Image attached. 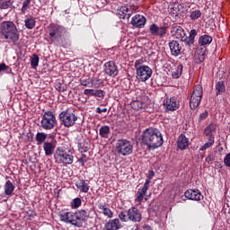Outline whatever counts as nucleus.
I'll use <instances>...</instances> for the list:
<instances>
[{"mask_svg":"<svg viewBox=\"0 0 230 230\" xmlns=\"http://www.w3.org/2000/svg\"><path fill=\"white\" fill-rule=\"evenodd\" d=\"M90 215V210L80 209L76 212H63L59 214V218L65 224H71L75 227H84V224L89 220Z\"/></svg>","mask_w":230,"mask_h":230,"instance_id":"f257e3e1","label":"nucleus"},{"mask_svg":"<svg viewBox=\"0 0 230 230\" xmlns=\"http://www.w3.org/2000/svg\"><path fill=\"white\" fill-rule=\"evenodd\" d=\"M142 143L146 145L149 150H155L163 146V134L157 128H146L142 134Z\"/></svg>","mask_w":230,"mask_h":230,"instance_id":"f03ea898","label":"nucleus"},{"mask_svg":"<svg viewBox=\"0 0 230 230\" xmlns=\"http://www.w3.org/2000/svg\"><path fill=\"white\" fill-rule=\"evenodd\" d=\"M0 35H2L3 39L7 40L9 44H17V42H19V39L21 38L17 26L13 22L10 21H4L1 23Z\"/></svg>","mask_w":230,"mask_h":230,"instance_id":"7ed1b4c3","label":"nucleus"},{"mask_svg":"<svg viewBox=\"0 0 230 230\" xmlns=\"http://www.w3.org/2000/svg\"><path fill=\"white\" fill-rule=\"evenodd\" d=\"M172 37L184 42L188 48H191L195 44V37H197V30L192 29L190 31L189 37L186 35L184 29L179 25H173L171 30Z\"/></svg>","mask_w":230,"mask_h":230,"instance_id":"20e7f679","label":"nucleus"},{"mask_svg":"<svg viewBox=\"0 0 230 230\" xmlns=\"http://www.w3.org/2000/svg\"><path fill=\"white\" fill-rule=\"evenodd\" d=\"M73 149L66 146H60L56 149L54 159L58 164H73L75 156H73Z\"/></svg>","mask_w":230,"mask_h":230,"instance_id":"39448f33","label":"nucleus"},{"mask_svg":"<svg viewBox=\"0 0 230 230\" xmlns=\"http://www.w3.org/2000/svg\"><path fill=\"white\" fill-rule=\"evenodd\" d=\"M64 33H66V28H64L62 25L50 23L48 26L47 35H49L51 44H56V46H58V44L62 42Z\"/></svg>","mask_w":230,"mask_h":230,"instance_id":"423d86ee","label":"nucleus"},{"mask_svg":"<svg viewBox=\"0 0 230 230\" xmlns=\"http://www.w3.org/2000/svg\"><path fill=\"white\" fill-rule=\"evenodd\" d=\"M119 218L121 222H141L143 220V214H141V210L136 207H131L127 211H121L119 214Z\"/></svg>","mask_w":230,"mask_h":230,"instance_id":"0eeeda50","label":"nucleus"},{"mask_svg":"<svg viewBox=\"0 0 230 230\" xmlns=\"http://www.w3.org/2000/svg\"><path fill=\"white\" fill-rule=\"evenodd\" d=\"M135 67L137 71V80H138V82H146L154 73L150 66L146 65L141 66V60H137L135 62Z\"/></svg>","mask_w":230,"mask_h":230,"instance_id":"6e6552de","label":"nucleus"},{"mask_svg":"<svg viewBox=\"0 0 230 230\" xmlns=\"http://www.w3.org/2000/svg\"><path fill=\"white\" fill-rule=\"evenodd\" d=\"M57 125V117L51 111H47L43 113L40 120V127L43 130H53Z\"/></svg>","mask_w":230,"mask_h":230,"instance_id":"1a4fd4ad","label":"nucleus"},{"mask_svg":"<svg viewBox=\"0 0 230 230\" xmlns=\"http://www.w3.org/2000/svg\"><path fill=\"white\" fill-rule=\"evenodd\" d=\"M115 148L117 154L123 157H127V155H130V154L134 152V146H132V143L127 139H119L115 145Z\"/></svg>","mask_w":230,"mask_h":230,"instance_id":"9d476101","label":"nucleus"},{"mask_svg":"<svg viewBox=\"0 0 230 230\" xmlns=\"http://www.w3.org/2000/svg\"><path fill=\"white\" fill-rule=\"evenodd\" d=\"M202 96H203L202 85L197 84L194 87L190 98L189 103H190V109H191V111H195V109H197V107L200 105V102H202Z\"/></svg>","mask_w":230,"mask_h":230,"instance_id":"9b49d317","label":"nucleus"},{"mask_svg":"<svg viewBox=\"0 0 230 230\" xmlns=\"http://www.w3.org/2000/svg\"><path fill=\"white\" fill-rule=\"evenodd\" d=\"M58 118L61 125L66 127V128H69V127H73L78 119V117H76L75 113L69 112V111L67 110L61 111L58 115Z\"/></svg>","mask_w":230,"mask_h":230,"instance_id":"f8f14e48","label":"nucleus"},{"mask_svg":"<svg viewBox=\"0 0 230 230\" xmlns=\"http://www.w3.org/2000/svg\"><path fill=\"white\" fill-rule=\"evenodd\" d=\"M150 104V98L146 95L142 96V100H136L131 102V109H134V111H140V109H146L148 105Z\"/></svg>","mask_w":230,"mask_h":230,"instance_id":"ddd939ff","label":"nucleus"},{"mask_svg":"<svg viewBox=\"0 0 230 230\" xmlns=\"http://www.w3.org/2000/svg\"><path fill=\"white\" fill-rule=\"evenodd\" d=\"M167 30H168V28H166L165 26L159 27L155 23H152L149 26V31H150L151 35H153L155 37H160V39H163V37H164V35H166Z\"/></svg>","mask_w":230,"mask_h":230,"instance_id":"4468645a","label":"nucleus"},{"mask_svg":"<svg viewBox=\"0 0 230 230\" xmlns=\"http://www.w3.org/2000/svg\"><path fill=\"white\" fill-rule=\"evenodd\" d=\"M104 73L105 75H108V76L114 78L118 76L119 71L118 70V66L114 61H108L104 64Z\"/></svg>","mask_w":230,"mask_h":230,"instance_id":"2eb2a0df","label":"nucleus"},{"mask_svg":"<svg viewBox=\"0 0 230 230\" xmlns=\"http://www.w3.org/2000/svg\"><path fill=\"white\" fill-rule=\"evenodd\" d=\"M163 105L165 108V111H177L179 109V102L177 101V98L171 97L164 100Z\"/></svg>","mask_w":230,"mask_h":230,"instance_id":"dca6fc26","label":"nucleus"},{"mask_svg":"<svg viewBox=\"0 0 230 230\" xmlns=\"http://www.w3.org/2000/svg\"><path fill=\"white\" fill-rule=\"evenodd\" d=\"M184 195L189 200H202L204 199V196H202V193L199 190H187Z\"/></svg>","mask_w":230,"mask_h":230,"instance_id":"f3484780","label":"nucleus"},{"mask_svg":"<svg viewBox=\"0 0 230 230\" xmlns=\"http://www.w3.org/2000/svg\"><path fill=\"white\" fill-rule=\"evenodd\" d=\"M169 48L171 55L173 57H179L182 53V45L179 44L177 40H172L169 42Z\"/></svg>","mask_w":230,"mask_h":230,"instance_id":"a211bd4d","label":"nucleus"},{"mask_svg":"<svg viewBox=\"0 0 230 230\" xmlns=\"http://www.w3.org/2000/svg\"><path fill=\"white\" fill-rule=\"evenodd\" d=\"M131 24L134 28H143L146 24V18L141 14H136L131 19Z\"/></svg>","mask_w":230,"mask_h":230,"instance_id":"6ab92c4d","label":"nucleus"},{"mask_svg":"<svg viewBox=\"0 0 230 230\" xmlns=\"http://www.w3.org/2000/svg\"><path fill=\"white\" fill-rule=\"evenodd\" d=\"M97 208L100 209V213H102L104 217H107L108 218H112V217H114V213H112V210L107 207V204L99 202Z\"/></svg>","mask_w":230,"mask_h":230,"instance_id":"aec40b11","label":"nucleus"},{"mask_svg":"<svg viewBox=\"0 0 230 230\" xmlns=\"http://www.w3.org/2000/svg\"><path fill=\"white\" fill-rule=\"evenodd\" d=\"M148 188H150V183H148V181H145L143 188L138 189L136 198L137 202H143V199H145V195H146Z\"/></svg>","mask_w":230,"mask_h":230,"instance_id":"412c9836","label":"nucleus"},{"mask_svg":"<svg viewBox=\"0 0 230 230\" xmlns=\"http://www.w3.org/2000/svg\"><path fill=\"white\" fill-rule=\"evenodd\" d=\"M188 146H190V139H188L185 135L181 134L178 138L177 147L180 150H186Z\"/></svg>","mask_w":230,"mask_h":230,"instance_id":"4be33fe9","label":"nucleus"},{"mask_svg":"<svg viewBox=\"0 0 230 230\" xmlns=\"http://www.w3.org/2000/svg\"><path fill=\"white\" fill-rule=\"evenodd\" d=\"M75 187L82 193H87V191H89V188H91V186H89V183L85 180L82 179H79L77 181H75Z\"/></svg>","mask_w":230,"mask_h":230,"instance_id":"5701e85b","label":"nucleus"},{"mask_svg":"<svg viewBox=\"0 0 230 230\" xmlns=\"http://www.w3.org/2000/svg\"><path fill=\"white\" fill-rule=\"evenodd\" d=\"M183 5L181 4H173L172 7L169 9V13L171 17H179V13H181V10H182Z\"/></svg>","mask_w":230,"mask_h":230,"instance_id":"b1692460","label":"nucleus"},{"mask_svg":"<svg viewBox=\"0 0 230 230\" xmlns=\"http://www.w3.org/2000/svg\"><path fill=\"white\" fill-rule=\"evenodd\" d=\"M43 150L47 157H51L55 152V145L51 142H45L43 144Z\"/></svg>","mask_w":230,"mask_h":230,"instance_id":"393cba45","label":"nucleus"},{"mask_svg":"<svg viewBox=\"0 0 230 230\" xmlns=\"http://www.w3.org/2000/svg\"><path fill=\"white\" fill-rule=\"evenodd\" d=\"M4 195H7V197H12L13 194V191H15V185L12 183L10 181H7L4 185Z\"/></svg>","mask_w":230,"mask_h":230,"instance_id":"a878e982","label":"nucleus"},{"mask_svg":"<svg viewBox=\"0 0 230 230\" xmlns=\"http://www.w3.org/2000/svg\"><path fill=\"white\" fill-rule=\"evenodd\" d=\"M211 42H213V37L204 34L199 38V46H208Z\"/></svg>","mask_w":230,"mask_h":230,"instance_id":"bb28decb","label":"nucleus"},{"mask_svg":"<svg viewBox=\"0 0 230 230\" xmlns=\"http://www.w3.org/2000/svg\"><path fill=\"white\" fill-rule=\"evenodd\" d=\"M99 136L103 139H109L111 136V128L109 126H102L99 129Z\"/></svg>","mask_w":230,"mask_h":230,"instance_id":"cd10ccee","label":"nucleus"},{"mask_svg":"<svg viewBox=\"0 0 230 230\" xmlns=\"http://www.w3.org/2000/svg\"><path fill=\"white\" fill-rule=\"evenodd\" d=\"M128 12H130L128 10V7L121 6L118 11V15L119 16V19H128V17H130V13Z\"/></svg>","mask_w":230,"mask_h":230,"instance_id":"c85d7f7f","label":"nucleus"},{"mask_svg":"<svg viewBox=\"0 0 230 230\" xmlns=\"http://www.w3.org/2000/svg\"><path fill=\"white\" fill-rule=\"evenodd\" d=\"M35 139L37 141V145H42V143H46V139H48V134L44 132H38L36 134Z\"/></svg>","mask_w":230,"mask_h":230,"instance_id":"c756f323","label":"nucleus"},{"mask_svg":"<svg viewBox=\"0 0 230 230\" xmlns=\"http://www.w3.org/2000/svg\"><path fill=\"white\" fill-rule=\"evenodd\" d=\"M25 27L27 30H33L35 28V24L37 23V21H35V18L33 16H29L25 21Z\"/></svg>","mask_w":230,"mask_h":230,"instance_id":"7c9ffc66","label":"nucleus"},{"mask_svg":"<svg viewBox=\"0 0 230 230\" xmlns=\"http://www.w3.org/2000/svg\"><path fill=\"white\" fill-rule=\"evenodd\" d=\"M216 130V127H215V124H210L208 125L205 130H204V134L205 136H207V137H208V139H211V137H215L213 136V132H215Z\"/></svg>","mask_w":230,"mask_h":230,"instance_id":"2f4dec72","label":"nucleus"},{"mask_svg":"<svg viewBox=\"0 0 230 230\" xmlns=\"http://www.w3.org/2000/svg\"><path fill=\"white\" fill-rule=\"evenodd\" d=\"M222 93H226V84H224V81H219L216 84V94L219 96Z\"/></svg>","mask_w":230,"mask_h":230,"instance_id":"473e14b6","label":"nucleus"},{"mask_svg":"<svg viewBox=\"0 0 230 230\" xmlns=\"http://www.w3.org/2000/svg\"><path fill=\"white\" fill-rule=\"evenodd\" d=\"M182 69H184V66H182V64H180L177 66V69L172 72V78H181V75H182Z\"/></svg>","mask_w":230,"mask_h":230,"instance_id":"72a5a7b5","label":"nucleus"},{"mask_svg":"<svg viewBox=\"0 0 230 230\" xmlns=\"http://www.w3.org/2000/svg\"><path fill=\"white\" fill-rule=\"evenodd\" d=\"M80 84L84 87H93V79L91 77H83L80 79Z\"/></svg>","mask_w":230,"mask_h":230,"instance_id":"f704fd0d","label":"nucleus"},{"mask_svg":"<svg viewBox=\"0 0 230 230\" xmlns=\"http://www.w3.org/2000/svg\"><path fill=\"white\" fill-rule=\"evenodd\" d=\"M202 17V12L200 10H194L190 12V18L191 21H197Z\"/></svg>","mask_w":230,"mask_h":230,"instance_id":"c9c22d12","label":"nucleus"},{"mask_svg":"<svg viewBox=\"0 0 230 230\" xmlns=\"http://www.w3.org/2000/svg\"><path fill=\"white\" fill-rule=\"evenodd\" d=\"M213 145H215V137H210L208 138V142L205 143L200 148L199 150L201 152H204V150H208V148H211V146H213Z\"/></svg>","mask_w":230,"mask_h":230,"instance_id":"e433bc0d","label":"nucleus"},{"mask_svg":"<svg viewBox=\"0 0 230 230\" xmlns=\"http://www.w3.org/2000/svg\"><path fill=\"white\" fill-rule=\"evenodd\" d=\"M70 206H71L72 209H78V208H80V206H82V199L75 198L70 202Z\"/></svg>","mask_w":230,"mask_h":230,"instance_id":"4c0bfd02","label":"nucleus"},{"mask_svg":"<svg viewBox=\"0 0 230 230\" xmlns=\"http://www.w3.org/2000/svg\"><path fill=\"white\" fill-rule=\"evenodd\" d=\"M92 87H95V89L103 87V80L100 78H92Z\"/></svg>","mask_w":230,"mask_h":230,"instance_id":"58836bf2","label":"nucleus"},{"mask_svg":"<svg viewBox=\"0 0 230 230\" xmlns=\"http://www.w3.org/2000/svg\"><path fill=\"white\" fill-rule=\"evenodd\" d=\"M39 60L40 58L37 54H33L31 58V66L33 69H35V67H39Z\"/></svg>","mask_w":230,"mask_h":230,"instance_id":"ea45409f","label":"nucleus"},{"mask_svg":"<svg viewBox=\"0 0 230 230\" xmlns=\"http://www.w3.org/2000/svg\"><path fill=\"white\" fill-rule=\"evenodd\" d=\"M78 151L81 154H85V152H89V146H88L87 143H85V142L78 143Z\"/></svg>","mask_w":230,"mask_h":230,"instance_id":"a19ab883","label":"nucleus"},{"mask_svg":"<svg viewBox=\"0 0 230 230\" xmlns=\"http://www.w3.org/2000/svg\"><path fill=\"white\" fill-rule=\"evenodd\" d=\"M12 5V3L8 0H0V9L1 10H8L10 6Z\"/></svg>","mask_w":230,"mask_h":230,"instance_id":"79ce46f5","label":"nucleus"},{"mask_svg":"<svg viewBox=\"0 0 230 230\" xmlns=\"http://www.w3.org/2000/svg\"><path fill=\"white\" fill-rule=\"evenodd\" d=\"M30 4H31V0H24L22 3V6L21 9L22 13H26L28 8H30Z\"/></svg>","mask_w":230,"mask_h":230,"instance_id":"37998d69","label":"nucleus"},{"mask_svg":"<svg viewBox=\"0 0 230 230\" xmlns=\"http://www.w3.org/2000/svg\"><path fill=\"white\" fill-rule=\"evenodd\" d=\"M55 89L56 91H58V93H65V91H67V87L62 85L60 82L55 83Z\"/></svg>","mask_w":230,"mask_h":230,"instance_id":"c03bdc74","label":"nucleus"},{"mask_svg":"<svg viewBox=\"0 0 230 230\" xmlns=\"http://www.w3.org/2000/svg\"><path fill=\"white\" fill-rule=\"evenodd\" d=\"M198 54L199 62H204V59L206 58V49H201L199 50Z\"/></svg>","mask_w":230,"mask_h":230,"instance_id":"a18cd8bd","label":"nucleus"},{"mask_svg":"<svg viewBox=\"0 0 230 230\" xmlns=\"http://www.w3.org/2000/svg\"><path fill=\"white\" fill-rule=\"evenodd\" d=\"M93 96H96L97 98H104L105 92L103 90H95V93Z\"/></svg>","mask_w":230,"mask_h":230,"instance_id":"49530a36","label":"nucleus"},{"mask_svg":"<svg viewBox=\"0 0 230 230\" xmlns=\"http://www.w3.org/2000/svg\"><path fill=\"white\" fill-rule=\"evenodd\" d=\"M95 91L96 90L94 89H85L84 91V94H85L86 96H94Z\"/></svg>","mask_w":230,"mask_h":230,"instance_id":"de8ad7c7","label":"nucleus"},{"mask_svg":"<svg viewBox=\"0 0 230 230\" xmlns=\"http://www.w3.org/2000/svg\"><path fill=\"white\" fill-rule=\"evenodd\" d=\"M154 175H155V172L154 171H149L146 182H148V184H150L152 179H154Z\"/></svg>","mask_w":230,"mask_h":230,"instance_id":"09e8293b","label":"nucleus"},{"mask_svg":"<svg viewBox=\"0 0 230 230\" xmlns=\"http://www.w3.org/2000/svg\"><path fill=\"white\" fill-rule=\"evenodd\" d=\"M208 116H209V112L206 111L205 112L199 114V121H204V119H206Z\"/></svg>","mask_w":230,"mask_h":230,"instance_id":"8fccbe9b","label":"nucleus"},{"mask_svg":"<svg viewBox=\"0 0 230 230\" xmlns=\"http://www.w3.org/2000/svg\"><path fill=\"white\" fill-rule=\"evenodd\" d=\"M224 163L226 166H228V168H230V153L225 156Z\"/></svg>","mask_w":230,"mask_h":230,"instance_id":"3c124183","label":"nucleus"},{"mask_svg":"<svg viewBox=\"0 0 230 230\" xmlns=\"http://www.w3.org/2000/svg\"><path fill=\"white\" fill-rule=\"evenodd\" d=\"M8 67H10V66H6V64H4V63L0 64V73L3 71H6V69H8Z\"/></svg>","mask_w":230,"mask_h":230,"instance_id":"603ef678","label":"nucleus"},{"mask_svg":"<svg viewBox=\"0 0 230 230\" xmlns=\"http://www.w3.org/2000/svg\"><path fill=\"white\" fill-rule=\"evenodd\" d=\"M98 114H102V112H107V108H96V111H95Z\"/></svg>","mask_w":230,"mask_h":230,"instance_id":"864d4df0","label":"nucleus"},{"mask_svg":"<svg viewBox=\"0 0 230 230\" xmlns=\"http://www.w3.org/2000/svg\"><path fill=\"white\" fill-rule=\"evenodd\" d=\"M207 163H213V155H209L206 157Z\"/></svg>","mask_w":230,"mask_h":230,"instance_id":"5fc2aeb1","label":"nucleus"},{"mask_svg":"<svg viewBox=\"0 0 230 230\" xmlns=\"http://www.w3.org/2000/svg\"><path fill=\"white\" fill-rule=\"evenodd\" d=\"M79 163H82V166H85V163H87V161L84 162V160L82 158H80Z\"/></svg>","mask_w":230,"mask_h":230,"instance_id":"6e6d98bb","label":"nucleus"},{"mask_svg":"<svg viewBox=\"0 0 230 230\" xmlns=\"http://www.w3.org/2000/svg\"><path fill=\"white\" fill-rule=\"evenodd\" d=\"M39 3H40V4H42V3H44L46 0H38Z\"/></svg>","mask_w":230,"mask_h":230,"instance_id":"4d7b16f0","label":"nucleus"},{"mask_svg":"<svg viewBox=\"0 0 230 230\" xmlns=\"http://www.w3.org/2000/svg\"><path fill=\"white\" fill-rule=\"evenodd\" d=\"M82 157H85V155H83Z\"/></svg>","mask_w":230,"mask_h":230,"instance_id":"13d9d810","label":"nucleus"}]
</instances>
